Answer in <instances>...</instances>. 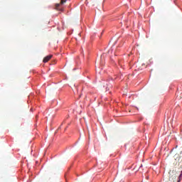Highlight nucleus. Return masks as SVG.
<instances>
[{"label": "nucleus", "instance_id": "obj_1", "mask_svg": "<svg viewBox=\"0 0 182 182\" xmlns=\"http://www.w3.org/2000/svg\"><path fill=\"white\" fill-rule=\"evenodd\" d=\"M116 52H117V49H114V47H112V48L108 50V53H110L111 55H114V56H117V54H116Z\"/></svg>", "mask_w": 182, "mask_h": 182}, {"label": "nucleus", "instance_id": "obj_4", "mask_svg": "<svg viewBox=\"0 0 182 182\" xmlns=\"http://www.w3.org/2000/svg\"><path fill=\"white\" fill-rule=\"evenodd\" d=\"M181 177H182V171H181V173L179 175L178 179L181 180Z\"/></svg>", "mask_w": 182, "mask_h": 182}, {"label": "nucleus", "instance_id": "obj_3", "mask_svg": "<svg viewBox=\"0 0 182 182\" xmlns=\"http://www.w3.org/2000/svg\"><path fill=\"white\" fill-rule=\"evenodd\" d=\"M66 1L67 0H61L60 4H55L56 9H58V11H60V9H59V6H60V5H63V4H66Z\"/></svg>", "mask_w": 182, "mask_h": 182}, {"label": "nucleus", "instance_id": "obj_5", "mask_svg": "<svg viewBox=\"0 0 182 182\" xmlns=\"http://www.w3.org/2000/svg\"><path fill=\"white\" fill-rule=\"evenodd\" d=\"M177 182H181V179H178Z\"/></svg>", "mask_w": 182, "mask_h": 182}, {"label": "nucleus", "instance_id": "obj_2", "mask_svg": "<svg viewBox=\"0 0 182 182\" xmlns=\"http://www.w3.org/2000/svg\"><path fill=\"white\" fill-rule=\"evenodd\" d=\"M53 55H47L46 57L44 58L43 62L44 63H47V62H49V60H50V59H52Z\"/></svg>", "mask_w": 182, "mask_h": 182}]
</instances>
